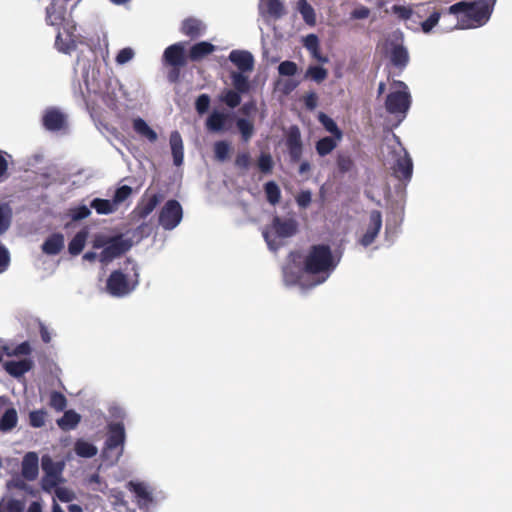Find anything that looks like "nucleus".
<instances>
[{
  "label": "nucleus",
  "instance_id": "1",
  "mask_svg": "<svg viewBox=\"0 0 512 512\" xmlns=\"http://www.w3.org/2000/svg\"><path fill=\"white\" fill-rule=\"evenodd\" d=\"M332 250L327 244H315L310 246L302 261V272L309 275H324L315 284L323 283L329 274L336 268Z\"/></svg>",
  "mask_w": 512,
  "mask_h": 512
},
{
  "label": "nucleus",
  "instance_id": "2",
  "mask_svg": "<svg viewBox=\"0 0 512 512\" xmlns=\"http://www.w3.org/2000/svg\"><path fill=\"white\" fill-rule=\"evenodd\" d=\"M495 2L496 0L461 1L451 5L448 12L454 15L462 13L461 21L471 22V25H467L466 27L481 26L490 18ZM464 27L465 26L462 25V28Z\"/></svg>",
  "mask_w": 512,
  "mask_h": 512
},
{
  "label": "nucleus",
  "instance_id": "3",
  "mask_svg": "<svg viewBox=\"0 0 512 512\" xmlns=\"http://www.w3.org/2000/svg\"><path fill=\"white\" fill-rule=\"evenodd\" d=\"M108 435L104 444L102 455L116 463L123 454L125 443V428L122 422L108 424Z\"/></svg>",
  "mask_w": 512,
  "mask_h": 512
},
{
  "label": "nucleus",
  "instance_id": "4",
  "mask_svg": "<svg viewBox=\"0 0 512 512\" xmlns=\"http://www.w3.org/2000/svg\"><path fill=\"white\" fill-rule=\"evenodd\" d=\"M393 85L400 90L390 92L386 96L385 108L389 114L400 115L404 118L411 106V95L403 81L395 80Z\"/></svg>",
  "mask_w": 512,
  "mask_h": 512
},
{
  "label": "nucleus",
  "instance_id": "5",
  "mask_svg": "<svg viewBox=\"0 0 512 512\" xmlns=\"http://www.w3.org/2000/svg\"><path fill=\"white\" fill-rule=\"evenodd\" d=\"M132 247V241L122 234L111 236L108 245L99 254V261L107 264L125 254Z\"/></svg>",
  "mask_w": 512,
  "mask_h": 512
},
{
  "label": "nucleus",
  "instance_id": "6",
  "mask_svg": "<svg viewBox=\"0 0 512 512\" xmlns=\"http://www.w3.org/2000/svg\"><path fill=\"white\" fill-rule=\"evenodd\" d=\"M138 280L130 282L121 270H114L106 281L107 292L114 297H123L132 292Z\"/></svg>",
  "mask_w": 512,
  "mask_h": 512
},
{
  "label": "nucleus",
  "instance_id": "7",
  "mask_svg": "<svg viewBox=\"0 0 512 512\" xmlns=\"http://www.w3.org/2000/svg\"><path fill=\"white\" fill-rule=\"evenodd\" d=\"M182 217V206L177 200L171 199L161 208L158 222L165 230H172L181 222Z\"/></svg>",
  "mask_w": 512,
  "mask_h": 512
},
{
  "label": "nucleus",
  "instance_id": "8",
  "mask_svg": "<svg viewBox=\"0 0 512 512\" xmlns=\"http://www.w3.org/2000/svg\"><path fill=\"white\" fill-rule=\"evenodd\" d=\"M63 464V462H54L48 455L42 457L41 466L45 473L42 479L44 489L49 490L57 486L60 481L61 466Z\"/></svg>",
  "mask_w": 512,
  "mask_h": 512
},
{
  "label": "nucleus",
  "instance_id": "9",
  "mask_svg": "<svg viewBox=\"0 0 512 512\" xmlns=\"http://www.w3.org/2000/svg\"><path fill=\"white\" fill-rule=\"evenodd\" d=\"M188 56L185 55V43L178 42L168 46L163 53V64L169 67H184Z\"/></svg>",
  "mask_w": 512,
  "mask_h": 512
},
{
  "label": "nucleus",
  "instance_id": "10",
  "mask_svg": "<svg viewBox=\"0 0 512 512\" xmlns=\"http://www.w3.org/2000/svg\"><path fill=\"white\" fill-rule=\"evenodd\" d=\"M286 147L293 163L299 162L303 153V143L301 139V132L297 125L289 127L286 135Z\"/></svg>",
  "mask_w": 512,
  "mask_h": 512
},
{
  "label": "nucleus",
  "instance_id": "11",
  "mask_svg": "<svg viewBox=\"0 0 512 512\" xmlns=\"http://www.w3.org/2000/svg\"><path fill=\"white\" fill-rule=\"evenodd\" d=\"M392 175L403 183H407L411 180L413 173V162L407 152L403 156H399L392 167Z\"/></svg>",
  "mask_w": 512,
  "mask_h": 512
},
{
  "label": "nucleus",
  "instance_id": "12",
  "mask_svg": "<svg viewBox=\"0 0 512 512\" xmlns=\"http://www.w3.org/2000/svg\"><path fill=\"white\" fill-rule=\"evenodd\" d=\"M162 200L163 195L160 193H156L150 196L145 193L141 201L134 208L132 212L133 217L138 220L145 219L153 212V210Z\"/></svg>",
  "mask_w": 512,
  "mask_h": 512
},
{
  "label": "nucleus",
  "instance_id": "13",
  "mask_svg": "<svg viewBox=\"0 0 512 512\" xmlns=\"http://www.w3.org/2000/svg\"><path fill=\"white\" fill-rule=\"evenodd\" d=\"M382 227V214L378 210H372L369 215V224L366 232L360 239V244L364 247L371 245L378 236Z\"/></svg>",
  "mask_w": 512,
  "mask_h": 512
},
{
  "label": "nucleus",
  "instance_id": "14",
  "mask_svg": "<svg viewBox=\"0 0 512 512\" xmlns=\"http://www.w3.org/2000/svg\"><path fill=\"white\" fill-rule=\"evenodd\" d=\"M271 227L277 237L288 238L296 234L298 225L297 222L292 219H282L279 216H275L272 220Z\"/></svg>",
  "mask_w": 512,
  "mask_h": 512
},
{
  "label": "nucleus",
  "instance_id": "15",
  "mask_svg": "<svg viewBox=\"0 0 512 512\" xmlns=\"http://www.w3.org/2000/svg\"><path fill=\"white\" fill-rule=\"evenodd\" d=\"M205 31L206 25L203 21L195 17L185 18L180 26V32L191 40L201 37Z\"/></svg>",
  "mask_w": 512,
  "mask_h": 512
},
{
  "label": "nucleus",
  "instance_id": "16",
  "mask_svg": "<svg viewBox=\"0 0 512 512\" xmlns=\"http://www.w3.org/2000/svg\"><path fill=\"white\" fill-rule=\"evenodd\" d=\"M229 60L239 69V72H250L254 67L253 55L246 50H232Z\"/></svg>",
  "mask_w": 512,
  "mask_h": 512
},
{
  "label": "nucleus",
  "instance_id": "17",
  "mask_svg": "<svg viewBox=\"0 0 512 512\" xmlns=\"http://www.w3.org/2000/svg\"><path fill=\"white\" fill-rule=\"evenodd\" d=\"M39 473V458L35 452H28L22 460L21 474L24 479L33 481Z\"/></svg>",
  "mask_w": 512,
  "mask_h": 512
},
{
  "label": "nucleus",
  "instance_id": "18",
  "mask_svg": "<svg viewBox=\"0 0 512 512\" xmlns=\"http://www.w3.org/2000/svg\"><path fill=\"white\" fill-rule=\"evenodd\" d=\"M127 488L135 494L140 509L148 508L153 502V496L144 483L129 481Z\"/></svg>",
  "mask_w": 512,
  "mask_h": 512
},
{
  "label": "nucleus",
  "instance_id": "19",
  "mask_svg": "<svg viewBox=\"0 0 512 512\" xmlns=\"http://www.w3.org/2000/svg\"><path fill=\"white\" fill-rule=\"evenodd\" d=\"M46 22L60 27L64 23V0H52L46 8Z\"/></svg>",
  "mask_w": 512,
  "mask_h": 512
},
{
  "label": "nucleus",
  "instance_id": "20",
  "mask_svg": "<svg viewBox=\"0 0 512 512\" xmlns=\"http://www.w3.org/2000/svg\"><path fill=\"white\" fill-rule=\"evenodd\" d=\"M33 363L30 359L19 361H6L3 363L4 370L11 376L19 378L31 370Z\"/></svg>",
  "mask_w": 512,
  "mask_h": 512
},
{
  "label": "nucleus",
  "instance_id": "21",
  "mask_svg": "<svg viewBox=\"0 0 512 512\" xmlns=\"http://www.w3.org/2000/svg\"><path fill=\"white\" fill-rule=\"evenodd\" d=\"M216 50V47L207 41H201L192 45L188 52V59L197 62L207 57Z\"/></svg>",
  "mask_w": 512,
  "mask_h": 512
},
{
  "label": "nucleus",
  "instance_id": "22",
  "mask_svg": "<svg viewBox=\"0 0 512 512\" xmlns=\"http://www.w3.org/2000/svg\"><path fill=\"white\" fill-rule=\"evenodd\" d=\"M42 122L47 130H60L64 126V114L54 108L47 109Z\"/></svg>",
  "mask_w": 512,
  "mask_h": 512
},
{
  "label": "nucleus",
  "instance_id": "23",
  "mask_svg": "<svg viewBox=\"0 0 512 512\" xmlns=\"http://www.w3.org/2000/svg\"><path fill=\"white\" fill-rule=\"evenodd\" d=\"M170 146L174 164L181 165L184 159V148L182 137L178 131H173L170 134Z\"/></svg>",
  "mask_w": 512,
  "mask_h": 512
},
{
  "label": "nucleus",
  "instance_id": "24",
  "mask_svg": "<svg viewBox=\"0 0 512 512\" xmlns=\"http://www.w3.org/2000/svg\"><path fill=\"white\" fill-rule=\"evenodd\" d=\"M134 131L142 138L154 143L158 139L157 133L140 117L133 120Z\"/></svg>",
  "mask_w": 512,
  "mask_h": 512
},
{
  "label": "nucleus",
  "instance_id": "25",
  "mask_svg": "<svg viewBox=\"0 0 512 512\" xmlns=\"http://www.w3.org/2000/svg\"><path fill=\"white\" fill-rule=\"evenodd\" d=\"M390 61L394 66L398 68L402 69L406 67L409 62L407 49L399 44L394 45L390 52Z\"/></svg>",
  "mask_w": 512,
  "mask_h": 512
},
{
  "label": "nucleus",
  "instance_id": "26",
  "mask_svg": "<svg viewBox=\"0 0 512 512\" xmlns=\"http://www.w3.org/2000/svg\"><path fill=\"white\" fill-rule=\"evenodd\" d=\"M228 117V114L213 111L206 120V128L212 132L223 131Z\"/></svg>",
  "mask_w": 512,
  "mask_h": 512
},
{
  "label": "nucleus",
  "instance_id": "27",
  "mask_svg": "<svg viewBox=\"0 0 512 512\" xmlns=\"http://www.w3.org/2000/svg\"><path fill=\"white\" fill-rule=\"evenodd\" d=\"M66 34L69 36V40H66V53L74 50L78 44H83L85 42V38L78 31L75 24L69 25L66 21Z\"/></svg>",
  "mask_w": 512,
  "mask_h": 512
},
{
  "label": "nucleus",
  "instance_id": "28",
  "mask_svg": "<svg viewBox=\"0 0 512 512\" xmlns=\"http://www.w3.org/2000/svg\"><path fill=\"white\" fill-rule=\"evenodd\" d=\"M341 140L336 139L335 137L326 136L319 139L315 144L316 153L320 157H325L332 153V151L337 147L338 143Z\"/></svg>",
  "mask_w": 512,
  "mask_h": 512
},
{
  "label": "nucleus",
  "instance_id": "29",
  "mask_svg": "<svg viewBox=\"0 0 512 512\" xmlns=\"http://www.w3.org/2000/svg\"><path fill=\"white\" fill-rule=\"evenodd\" d=\"M18 423V415L15 408H8L5 410L0 418V431L7 433L14 429Z\"/></svg>",
  "mask_w": 512,
  "mask_h": 512
},
{
  "label": "nucleus",
  "instance_id": "30",
  "mask_svg": "<svg viewBox=\"0 0 512 512\" xmlns=\"http://www.w3.org/2000/svg\"><path fill=\"white\" fill-rule=\"evenodd\" d=\"M64 239L61 234H53L42 245L45 254L55 255L59 253L63 247Z\"/></svg>",
  "mask_w": 512,
  "mask_h": 512
},
{
  "label": "nucleus",
  "instance_id": "31",
  "mask_svg": "<svg viewBox=\"0 0 512 512\" xmlns=\"http://www.w3.org/2000/svg\"><path fill=\"white\" fill-rule=\"evenodd\" d=\"M318 120L323 125L325 130L332 134L331 137H335L338 140H342L343 132L331 117H329L323 112H320L318 115Z\"/></svg>",
  "mask_w": 512,
  "mask_h": 512
},
{
  "label": "nucleus",
  "instance_id": "32",
  "mask_svg": "<svg viewBox=\"0 0 512 512\" xmlns=\"http://www.w3.org/2000/svg\"><path fill=\"white\" fill-rule=\"evenodd\" d=\"M74 451L79 457L92 458L97 454L98 449L92 443L83 439H78L75 442Z\"/></svg>",
  "mask_w": 512,
  "mask_h": 512
},
{
  "label": "nucleus",
  "instance_id": "33",
  "mask_svg": "<svg viewBox=\"0 0 512 512\" xmlns=\"http://www.w3.org/2000/svg\"><path fill=\"white\" fill-rule=\"evenodd\" d=\"M236 127L241 135V140L244 143H248L255 132L253 122L246 118H238L236 121Z\"/></svg>",
  "mask_w": 512,
  "mask_h": 512
},
{
  "label": "nucleus",
  "instance_id": "34",
  "mask_svg": "<svg viewBox=\"0 0 512 512\" xmlns=\"http://www.w3.org/2000/svg\"><path fill=\"white\" fill-rule=\"evenodd\" d=\"M244 73L245 72L232 71L230 74L234 90L242 94L247 93L250 89L248 77L245 76Z\"/></svg>",
  "mask_w": 512,
  "mask_h": 512
},
{
  "label": "nucleus",
  "instance_id": "35",
  "mask_svg": "<svg viewBox=\"0 0 512 512\" xmlns=\"http://www.w3.org/2000/svg\"><path fill=\"white\" fill-rule=\"evenodd\" d=\"M25 497L22 499L10 498L8 500L2 499L0 501V512H24Z\"/></svg>",
  "mask_w": 512,
  "mask_h": 512
},
{
  "label": "nucleus",
  "instance_id": "36",
  "mask_svg": "<svg viewBox=\"0 0 512 512\" xmlns=\"http://www.w3.org/2000/svg\"><path fill=\"white\" fill-rule=\"evenodd\" d=\"M90 207L95 209L98 214L108 215L116 211L112 200L95 198L91 201Z\"/></svg>",
  "mask_w": 512,
  "mask_h": 512
},
{
  "label": "nucleus",
  "instance_id": "37",
  "mask_svg": "<svg viewBox=\"0 0 512 512\" xmlns=\"http://www.w3.org/2000/svg\"><path fill=\"white\" fill-rule=\"evenodd\" d=\"M87 239V232L79 231L70 241L68 251L71 255H78L82 252Z\"/></svg>",
  "mask_w": 512,
  "mask_h": 512
},
{
  "label": "nucleus",
  "instance_id": "38",
  "mask_svg": "<svg viewBox=\"0 0 512 512\" xmlns=\"http://www.w3.org/2000/svg\"><path fill=\"white\" fill-rule=\"evenodd\" d=\"M264 191L266 199L271 205H276L280 202L281 191L279 186L274 181H268L265 183Z\"/></svg>",
  "mask_w": 512,
  "mask_h": 512
},
{
  "label": "nucleus",
  "instance_id": "39",
  "mask_svg": "<svg viewBox=\"0 0 512 512\" xmlns=\"http://www.w3.org/2000/svg\"><path fill=\"white\" fill-rule=\"evenodd\" d=\"M336 165L338 168V171L341 174H345L350 172L355 164L351 156L347 153L339 152L336 156Z\"/></svg>",
  "mask_w": 512,
  "mask_h": 512
},
{
  "label": "nucleus",
  "instance_id": "40",
  "mask_svg": "<svg viewBox=\"0 0 512 512\" xmlns=\"http://www.w3.org/2000/svg\"><path fill=\"white\" fill-rule=\"evenodd\" d=\"M328 76L326 68L317 65H311L307 68L305 78H309L316 83H322Z\"/></svg>",
  "mask_w": 512,
  "mask_h": 512
},
{
  "label": "nucleus",
  "instance_id": "41",
  "mask_svg": "<svg viewBox=\"0 0 512 512\" xmlns=\"http://www.w3.org/2000/svg\"><path fill=\"white\" fill-rule=\"evenodd\" d=\"M282 273H283V280L287 285H295L300 282L301 274L303 272H302V267L300 268V270L295 271L294 267L291 264H288L283 267Z\"/></svg>",
  "mask_w": 512,
  "mask_h": 512
},
{
  "label": "nucleus",
  "instance_id": "42",
  "mask_svg": "<svg viewBox=\"0 0 512 512\" xmlns=\"http://www.w3.org/2000/svg\"><path fill=\"white\" fill-rule=\"evenodd\" d=\"M2 350L7 356H20V355H29L31 353V347L28 342H22L18 344L16 347H10L8 345L2 346Z\"/></svg>",
  "mask_w": 512,
  "mask_h": 512
},
{
  "label": "nucleus",
  "instance_id": "43",
  "mask_svg": "<svg viewBox=\"0 0 512 512\" xmlns=\"http://www.w3.org/2000/svg\"><path fill=\"white\" fill-rule=\"evenodd\" d=\"M7 487H8V489L15 488V489L21 490V491L25 492V494H27L31 497H37V495H38V490L32 488L30 485L25 483V481L21 478L12 479L11 481H9L7 483Z\"/></svg>",
  "mask_w": 512,
  "mask_h": 512
},
{
  "label": "nucleus",
  "instance_id": "44",
  "mask_svg": "<svg viewBox=\"0 0 512 512\" xmlns=\"http://www.w3.org/2000/svg\"><path fill=\"white\" fill-rule=\"evenodd\" d=\"M240 92L232 89H226L222 93L220 100L224 102L228 107L235 108L241 103Z\"/></svg>",
  "mask_w": 512,
  "mask_h": 512
},
{
  "label": "nucleus",
  "instance_id": "45",
  "mask_svg": "<svg viewBox=\"0 0 512 512\" xmlns=\"http://www.w3.org/2000/svg\"><path fill=\"white\" fill-rule=\"evenodd\" d=\"M266 11L274 19H279L285 14L284 5L281 0H268L266 2Z\"/></svg>",
  "mask_w": 512,
  "mask_h": 512
},
{
  "label": "nucleus",
  "instance_id": "46",
  "mask_svg": "<svg viewBox=\"0 0 512 512\" xmlns=\"http://www.w3.org/2000/svg\"><path fill=\"white\" fill-rule=\"evenodd\" d=\"M257 166L263 174H271L274 167V161L270 153H261L257 160Z\"/></svg>",
  "mask_w": 512,
  "mask_h": 512
},
{
  "label": "nucleus",
  "instance_id": "47",
  "mask_svg": "<svg viewBox=\"0 0 512 512\" xmlns=\"http://www.w3.org/2000/svg\"><path fill=\"white\" fill-rule=\"evenodd\" d=\"M230 145L227 141L221 140L214 144L215 158L219 161H226L229 158Z\"/></svg>",
  "mask_w": 512,
  "mask_h": 512
},
{
  "label": "nucleus",
  "instance_id": "48",
  "mask_svg": "<svg viewBox=\"0 0 512 512\" xmlns=\"http://www.w3.org/2000/svg\"><path fill=\"white\" fill-rule=\"evenodd\" d=\"M132 194V188L128 185H123L116 189L112 202L117 208L122 202H124Z\"/></svg>",
  "mask_w": 512,
  "mask_h": 512
},
{
  "label": "nucleus",
  "instance_id": "49",
  "mask_svg": "<svg viewBox=\"0 0 512 512\" xmlns=\"http://www.w3.org/2000/svg\"><path fill=\"white\" fill-rule=\"evenodd\" d=\"M300 13L302 14L304 20L308 24H313L315 22V13L314 9L310 4L306 2V0H300Z\"/></svg>",
  "mask_w": 512,
  "mask_h": 512
},
{
  "label": "nucleus",
  "instance_id": "50",
  "mask_svg": "<svg viewBox=\"0 0 512 512\" xmlns=\"http://www.w3.org/2000/svg\"><path fill=\"white\" fill-rule=\"evenodd\" d=\"M298 71V66L293 61H283L278 66V72L281 76H294Z\"/></svg>",
  "mask_w": 512,
  "mask_h": 512
},
{
  "label": "nucleus",
  "instance_id": "51",
  "mask_svg": "<svg viewBox=\"0 0 512 512\" xmlns=\"http://www.w3.org/2000/svg\"><path fill=\"white\" fill-rule=\"evenodd\" d=\"M46 413L42 410L32 411L29 414V423L32 427L40 428L45 425Z\"/></svg>",
  "mask_w": 512,
  "mask_h": 512
},
{
  "label": "nucleus",
  "instance_id": "52",
  "mask_svg": "<svg viewBox=\"0 0 512 512\" xmlns=\"http://www.w3.org/2000/svg\"><path fill=\"white\" fill-rule=\"evenodd\" d=\"M91 214L90 208L86 205H80L70 209V217L72 220H82Z\"/></svg>",
  "mask_w": 512,
  "mask_h": 512
},
{
  "label": "nucleus",
  "instance_id": "53",
  "mask_svg": "<svg viewBox=\"0 0 512 512\" xmlns=\"http://www.w3.org/2000/svg\"><path fill=\"white\" fill-rule=\"evenodd\" d=\"M210 106V97L207 94H201L197 97L195 102V109L198 114H205Z\"/></svg>",
  "mask_w": 512,
  "mask_h": 512
},
{
  "label": "nucleus",
  "instance_id": "54",
  "mask_svg": "<svg viewBox=\"0 0 512 512\" xmlns=\"http://www.w3.org/2000/svg\"><path fill=\"white\" fill-rule=\"evenodd\" d=\"M250 163L251 156L247 151L238 153L234 161V165L241 170H247Z\"/></svg>",
  "mask_w": 512,
  "mask_h": 512
},
{
  "label": "nucleus",
  "instance_id": "55",
  "mask_svg": "<svg viewBox=\"0 0 512 512\" xmlns=\"http://www.w3.org/2000/svg\"><path fill=\"white\" fill-rule=\"evenodd\" d=\"M440 16V12L435 11L425 21H423L421 24L423 32L429 33L437 25Z\"/></svg>",
  "mask_w": 512,
  "mask_h": 512
},
{
  "label": "nucleus",
  "instance_id": "56",
  "mask_svg": "<svg viewBox=\"0 0 512 512\" xmlns=\"http://www.w3.org/2000/svg\"><path fill=\"white\" fill-rule=\"evenodd\" d=\"M49 405L57 411H64V394L57 391L52 392Z\"/></svg>",
  "mask_w": 512,
  "mask_h": 512
},
{
  "label": "nucleus",
  "instance_id": "57",
  "mask_svg": "<svg viewBox=\"0 0 512 512\" xmlns=\"http://www.w3.org/2000/svg\"><path fill=\"white\" fill-rule=\"evenodd\" d=\"M81 416L74 410H66V430L74 429L80 422Z\"/></svg>",
  "mask_w": 512,
  "mask_h": 512
},
{
  "label": "nucleus",
  "instance_id": "58",
  "mask_svg": "<svg viewBox=\"0 0 512 512\" xmlns=\"http://www.w3.org/2000/svg\"><path fill=\"white\" fill-rule=\"evenodd\" d=\"M312 201V194L309 190H303L296 196V203L301 208H307Z\"/></svg>",
  "mask_w": 512,
  "mask_h": 512
},
{
  "label": "nucleus",
  "instance_id": "59",
  "mask_svg": "<svg viewBox=\"0 0 512 512\" xmlns=\"http://www.w3.org/2000/svg\"><path fill=\"white\" fill-rule=\"evenodd\" d=\"M134 57V51L129 48V47H126V48H123L121 49L117 56H116V62L120 65L122 64H125L127 62H129L130 60H132V58Z\"/></svg>",
  "mask_w": 512,
  "mask_h": 512
},
{
  "label": "nucleus",
  "instance_id": "60",
  "mask_svg": "<svg viewBox=\"0 0 512 512\" xmlns=\"http://www.w3.org/2000/svg\"><path fill=\"white\" fill-rule=\"evenodd\" d=\"M392 12L402 20H408L412 16V9L402 5H394Z\"/></svg>",
  "mask_w": 512,
  "mask_h": 512
},
{
  "label": "nucleus",
  "instance_id": "61",
  "mask_svg": "<svg viewBox=\"0 0 512 512\" xmlns=\"http://www.w3.org/2000/svg\"><path fill=\"white\" fill-rule=\"evenodd\" d=\"M303 102L305 107L312 111L317 107L318 104V96L315 92L306 93L303 97Z\"/></svg>",
  "mask_w": 512,
  "mask_h": 512
},
{
  "label": "nucleus",
  "instance_id": "62",
  "mask_svg": "<svg viewBox=\"0 0 512 512\" xmlns=\"http://www.w3.org/2000/svg\"><path fill=\"white\" fill-rule=\"evenodd\" d=\"M304 46L310 52L319 47V39L315 34H309L304 38Z\"/></svg>",
  "mask_w": 512,
  "mask_h": 512
},
{
  "label": "nucleus",
  "instance_id": "63",
  "mask_svg": "<svg viewBox=\"0 0 512 512\" xmlns=\"http://www.w3.org/2000/svg\"><path fill=\"white\" fill-rule=\"evenodd\" d=\"M370 15V9L366 6H359L351 12L352 19H366Z\"/></svg>",
  "mask_w": 512,
  "mask_h": 512
},
{
  "label": "nucleus",
  "instance_id": "64",
  "mask_svg": "<svg viewBox=\"0 0 512 512\" xmlns=\"http://www.w3.org/2000/svg\"><path fill=\"white\" fill-rule=\"evenodd\" d=\"M10 226V214L0 206V234H3Z\"/></svg>",
  "mask_w": 512,
  "mask_h": 512
}]
</instances>
